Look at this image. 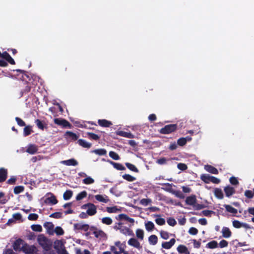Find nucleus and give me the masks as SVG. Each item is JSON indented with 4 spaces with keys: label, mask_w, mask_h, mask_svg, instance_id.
<instances>
[{
    "label": "nucleus",
    "mask_w": 254,
    "mask_h": 254,
    "mask_svg": "<svg viewBox=\"0 0 254 254\" xmlns=\"http://www.w3.org/2000/svg\"><path fill=\"white\" fill-rule=\"evenodd\" d=\"M82 209H87L86 212L89 216H93L97 213L96 206L92 203H87L81 206Z\"/></svg>",
    "instance_id": "20e7f679"
},
{
    "label": "nucleus",
    "mask_w": 254,
    "mask_h": 254,
    "mask_svg": "<svg viewBox=\"0 0 254 254\" xmlns=\"http://www.w3.org/2000/svg\"><path fill=\"white\" fill-rule=\"evenodd\" d=\"M74 230H83L85 232L88 231L89 229V226L88 224H82L80 223H75L73 225Z\"/></svg>",
    "instance_id": "f8f14e48"
},
{
    "label": "nucleus",
    "mask_w": 254,
    "mask_h": 254,
    "mask_svg": "<svg viewBox=\"0 0 254 254\" xmlns=\"http://www.w3.org/2000/svg\"><path fill=\"white\" fill-rule=\"evenodd\" d=\"M214 193L215 197L219 199H222L224 197L223 191L220 188H215L214 190Z\"/></svg>",
    "instance_id": "a878e982"
},
{
    "label": "nucleus",
    "mask_w": 254,
    "mask_h": 254,
    "mask_svg": "<svg viewBox=\"0 0 254 254\" xmlns=\"http://www.w3.org/2000/svg\"><path fill=\"white\" fill-rule=\"evenodd\" d=\"M55 232L57 235L61 236L64 234V231L62 227L57 226L55 229Z\"/></svg>",
    "instance_id": "864d4df0"
},
{
    "label": "nucleus",
    "mask_w": 254,
    "mask_h": 254,
    "mask_svg": "<svg viewBox=\"0 0 254 254\" xmlns=\"http://www.w3.org/2000/svg\"><path fill=\"white\" fill-rule=\"evenodd\" d=\"M73 192L71 190H66L63 195V197L64 200L69 199L72 196Z\"/></svg>",
    "instance_id": "a19ab883"
},
{
    "label": "nucleus",
    "mask_w": 254,
    "mask_h": 254,
    "mask_svg": "<svg viewBox=\"0 0 254 254\" xmlns=\"http://www.w3.org/2000/svg\"><path fill=\"white\" fill-rule=\"evenodd\" d=\"M21 250L26 254H34L38 251L37 248L34 245L29 246L26 243L24 246L21 247Z\"/></svg>",
    "instance_id": "39448f33"
},
{
    "label": "nucleus",
    "mask_w": 254,
    "mask_h": 254,
    "mask_svg": "<svg viewBox=\"0 0 254 254\" xmlns=\"http://www.w3.org/2000/svg\"><path fill=\"white\" fill-rule=\"evenodd\" d=\"M224 191L225 193L226 196L228 197H230L235 193V190L234 188L230 186H227L225 187L224 189Z\"/></svg>",
    "instance_id": "ddd939ff"
},
{
    "label": "nucleus",
    "mask_w": 254,
    "mask_h": 254,
    "mask_svg": "<svg viewBox=\"0 0 254 254\" xmlns=\"http://www.w3.org/2000/svg\"><path fill=\"white\" fill-rule=\"evenodd\" d=\"M35 123L36 124L38 128L41 130H44V128L45 127L46 124H45L44 122L42 121L39 119H36L35 121Z\"/></svg>",
    "instance_id": "c9c22d12"
},
{
    "label": "nucleus",
    "mask_w": 254,
    "mask_h": 254,
    "mask_svg": "<svg viewBox=\"0 0 254 254\" xmlns=\"http://www.w3.org/2000/svg\"><path fill=\"white\" fill-rule=\"evenodd\" d=\"M109 162L118 170L123 171L126 169V168L121 163L114 162L112 161H109Z\"/></svg>",
    "instance_id": "cd10ccee"
},
{
    "label": "nucleus",
    "mask_w": 254,
    "mask_h": 254,
    "mask_svg": "<svg viewBox=\"0 0 254 254\" xmlns=\"http://www.w3.org/2000/svg\"><path fill=\"white\" fill-rule=\"evenodd\" d=\"M91 152L99 155H106L107 154V151L104 148L95 149Z\"/></svg>",
    "instance_id": "72a5a7b5"
},
{
    "label": "nucleus",
    "mask_w": 254,
    "mask_h": 254,
    "mask_svg": "<svg viewBox=\"0 0 254 254\" xmlns=\"http://www.w3.org/2000/svg\"><path fill=\"white\" fill-rule=\"evenodd\" d=\"M116 134L118 135L127 137V138H133V136H134L131 133L126 132V131H124L123 130L117 131Z\"/></svg>",
    "instance_id": "412c9836"
},
{
    "label": "nucleus",
    "mask_w": 254,
    "mask_h": 254,
    "mask_svg": "<svg viewBox=\"0 0 254 254\" xmlns=\"http://www.w3.org/2000/svg\"><path fill=\"white\" fill-rule=\"evenodd\" d=\"M4 193L0 191V203L1 204H5L7 200L5 198H3L4 196Z\"/></svg>",
    "instance_id": "0e129e2a"
},
{
    "label": "nucleus",
    "mask_w": 254,
    "mask_h": 254,
    "mask_svg": "<svg viewBox=\"0 0 254 254\" xmlns=\"http://www.w3.org/2000/svg\"><path fill=\"white\" fill-rule=\"evenodd\" d=\"M0 58L4 59L11 64H15L14 60L11 57L10 55L7 52H4L2 53H1Z\"/></svg>",
    "instance_id": "9d476101"
},
{
    "label": "nucleus",
    "mask_w": 254,
    "mask_h": 254,
    "mask_svg": "<svg viewBox=\"0 0 254 254\" xmlns=\"http://www.w3.org/2000/svg\"><path fill=\"white\" fill-rule=\"evenodd\" d=\"M38 151L37 147L34 144H30L26 149V152L30 154H34Z\"/></svg>",
    "instance_id": "c85d7f7f"
},
{
    "label": "nucleus",
    "mask_w": 254,
    "mask_h": 254,
    "mask_svg": "<svg viewBox=\"0 0 254 254\" xmlns=\"http://www.w3.org/2000/svg\"><path fill=\"white\" fill-rule=\"evenodd\" d=\"M64 136L67 139L71 138L73 141L77 140L79 137L78 135L71 131H66L65 132Z\"/></svg>",
    "instance_id": "4468645a"
},
{
    "label": "nucleus",
    "mask_w": 254,
    "mask_h": 254,
    "mask_svg": "<svg viewBox=\"0 0 254 254\" xmlns=\"http://www.w3.org/2000/svg\"><path fill=\"white\" fill-rule=\"evenodd\" d=\"M176 240L174 238L171 239L169 242H164L162 244V247L165 249H170L175 244Z\"/></svg>",
    "instance_id": "a211bd4d"
},
{
    "label": "nucleus",
    "mask_w": 254,
    "mask_h": 254,
    "mask_svg": "<svg viewBox=\"0 0 254 254\" xmlns=\"http://www.w3.org/2000/svg\"><path fill=\"white\" fill-rule=\"evenodd\" d=\"M15 119L17 122V124L20 127H24L26 126L25 122L20 118L16 117Z\"/></svg>",
    "instance_id": "680f3d73"
},
{
    "label": "nucleus",
    "mask_w": 254,
    "mask_h": 254,
    "mask_svg": "<svg viewBox=\"0 0 254 254\" xmlns=\"http://www.w3.org/2000/svg\"><path fill=\"white\" fill-rule=\"evenodd\" d=\"M37 241L46 252L45 254H55L53 251H51L53 245L52 241L44 235H39L37 238Z\"/></svg>",
    "instance_id": "f257e3e1"
},
{
    "label": "nucleus",
    "mask_w": 254,
    "mask_h": 254,
    "mask_svg": "<svg viewBox=\"0 0 254 254\" xmlns=\"http://www.w3.org/2000/svg\"><path fill=\"white\" fill-rule=\"evenodd\" d=\"M38 217V215L36 213H30L28 216V219L29 220L35 221L37 220Z\"/></svg>",
    "instance_id": "052dcab7"
},
{
    "label": "nucleus",
    "mask_w": 254,
    "mask_h": 254,
    "mask_svg": "<svg viewBox=\"0 0 254 254\" xmlns=\"http://www.w3.org/2000/svg\"><path fill=\"white\" fill-rule=\"evenodd\" d=\"M95 198L98 201L104 203H107L110 200L108 197L106 195L97 194L95 196Z\"/></svg>",
    "instance_id": "6ab92c4d"
},
{
    "label": "nucleus",
    "mask_w": 254,
    "mask_h": 254,
    "mask_svg": "<svg viewBox=\"0 0 254 254\" xmlns=\"http://www.w3.org/2000/svg\"><path fill=\"white\" fill-rule=\"evenodd\" d=\"M87 195V192L85 190L82 191L79 193L76 196L77 200H80L86 197Z\"/></svg>",
    "instance_id": "37998d69"
},
{
    "label": "nucleus",
    "mask_w": 254,
    "mask_h": 254,
    "mask_svg": "<svg viewBox=\"0 0 254 254\" xmlns=\"http://www.w3.org/2000/svg\"><path fill=\"white\" fill-rule=\"evenodd\" d=\"M160 236L161 238L164 240H167L169 237V233L164 231H161Z\"/></svg>",
    "instance_id": "e2e57ef3"
},
{
    "label": "nucleus",
    "mask_w": 254,
    "mask_h": 254,
    "mask_svg": "<svg viewBox=\"0 0 254 254\" xmlns=\"http://www.w3.org/2000/svg\"><path fill=\"white\" fill-rule=\"evenodd\" d=\"M224 207L228 212L236 214L238 212L237 209L228 204H224Z\"/></svg>",
    "instance_id": "473e14b6"
},
{
    "label": "nucleus",
    "mask_w": 254,
    "mask_h": 254,
    "mask_svg": "<svg viewBox=\"0 0 254 254\" xmlns=\"http://www.w3.org/2000/svg\"><path fill=\"white\" fill-rule=\"evenodd\" d=\"M98 124L102 127H108L112 125L111 121H108L105 119L98 120Z\"/></svg>",
    "instance_id": "aec40b11"
},
{
    "label": "nucleus",
    "mask_w": 254,
    "mask_h": 254,
    "mask_svg": "<svg viewBox=\"0 0 254 254\" xmlns=\"http://www.w3.org/2000/svg\"><path fill=\"white\" fill-rule=\"evenodd\" d=\"M222 232L223 237L225 238H228L232 235V232L228 227H223Z\"/></svg>",
    "instance_id": "7c9ffc66"
},
{
    "label": "nucleus",
    "mask_w": 254,
    "mask_h": 254,
    "mask_svg": "<svg viewBox=\"0 0 254 254\" xmlns=\"http://www.w3.org/2000/svg\"><path fill=\"white\" fill-rule=\"evenodd\" d=\"M217 245H218V243L215 241H212L209 242L207 244L208 248H209L210 249H215V248H217Z\"/></svg>",
    "instance_id": "4d7b16f0"
},
{
    "label": "nucleus",
    "mask_w": 254,
    "mask_h": 254,
    "mask_svg": "<svg viewBox=\"0 0 254 254\" xmlns=\"http://www.w3.org/2000/svg\"><path fill=\"white\" fill-rule=\"evenodd\" d=\"M25 244V242L23 240H22L20 238H19L15 240V241L14 242L12 246L13 248L16 251H21V247L20 246H24Z\"/></svg>",
    "instance_id": "6e6552de"
},
{
    "label": "nucleus",
    "mask_w": 254,
    "mask_h": 254,
    "mask_svg": "<svg viewBox=\"0 0 254 254\" xmlns=\"http://www.w3.org/2000/svg\"><path fill=\"white\" fill-rule=\"evenodd\" d=\"M101 221L102 223L107 225H110L113 223L112 218L109 217H103Z\"/></svg>",
    "instance_id": "c03bdc74"
},
{
    "label": "nucleus",
    "mask_w": 254,
    "mask_h": 254,
    "mask_svg": "<svg viewBox=\"0 0 254 254\" xmlns=\"http://www.w3.org/2000/svg\"><path fill=\"white\" fill-rule=\"evenodd\" d=\"M196 196L194 194L191 195L190 196H188L186 199V203L187 204L194 206L195 203L196 202Z\"/></svg>",
    "instance_id": "2eb2a0df"
},
{
    "label": "nucleus",
    "mask_w": 254,
    "mask_h": 254,
    "mask_svg": "<svg viewBox=\"0 0 254 254\" xmlns=\"http://www.w3.org/2000/svg\"><path fill=\"white\" fill-rule=\"evenodd\" d=\"M54 122L55 124L61 126L64 128H71L72 127V125L65 119L56 118L54 119Z\"/></svg>",
    "instance_id": "423d86ee"
},
{
    "label": "nucleus",
    "mask_w": 254,
    "mask_h": 254,
    "mask_svg": "<svg viewBox=\"0 0 254 254\" xmlns=\"http://www.w3.org/2000/svg\"><path fill=\"white\" fill-rule=\"evenodd\" d=\"M155 222L160 226H162L165 224V220L164 218H158L155 219Z\"/></svg>",
    "instance_id": "338daca9"
},
{
    "label": "nucleus",
    "mask_w": 254,
    "mask_h": 254,
    "mask_svg": "<svg viewBox=\"0 0 254 254\" xmlns=\"http://www.w3.org/2000/svg\"><path fill=\"white\" fill-rule=\"evenodd\" d=\"M205 169L208 172L213 174H218V170L215 168L214 167L207 165L205 166Z\"/></svg>",
    "instance_id": "c756f323"
},
{
    "label": "nucleus",
    "mask_w": 254,
    "mask_h": 254,
    "mask_svg": "<svg viewBox=\"0 0 254 254\" xmlns=\"http://www.w3.org/2000/svg\"><path fill=\"white\" fill-rule=\"evenodd\" d=\"M177 144L180 146H183L186 144V139L184 137H181L178 139Z\"/></svg>",
    "instance_id": "13d9d810"
},
{
    "label": "nucleus",
    "mask_w": 254,
    "mask_h": 254,
    "mask_svg": "<svg viewBox=\"0 0 254 254\" xmlns=\"http://www.w3.org/2000/svg\"><path fill=\"white\" fill-rule=\"evenodd\" d=\"M177 167L179 170L182 171H185L188 168L186 164L182 163H179L177 165Z\"/></svg>",
    "instance_id": "774afa93"
},
{
    "label": "nucleus",
    "mask_w": 254,
    "mask_h": 254,
    "mask_svg": "<svg viewBox=\"0 0 254 254\" xmlns=\"http://www.w3.org/2000/svg\"><path fill=\"white\" fill-rule=\"evenodd\" d=\"M44 226L46 228L49 233H50L51 231H53L54 227V224L50 222H47L44 223Z\"/></svg>",
    "instance_id": "ea45409f"
},
{
    "label": "nucleus",
    "mask_w": 254,
    "mask_h": 254,
    "mask_svg": "<svg viewBox=\"0 0 254 254\" xmlns=\"http://www.w3.org/2000/svg\"><path fill=\"white\" fill-rule=\"evenodd\" d=\"M87 134L88 138L90 139L98 140L100 138V137L97 134L93 132H87Z\"/></svg>",
    "instance_id": "49530a36"
},
{
    "label": "nucleus",
    "mask_w": 254,
    "mask_h": 254,
    "mask_svg": "<svg viewBox=\"0 0 254 254\" xmlns=\"http://www.w3.org/2000/svg\"><path fill=\"white\" fill-rule=\"evenodd\" d=\"M128 244L129 246H131L132 247H133L134 248H135L138 250H140L141 249L142 247L140 245V243L138 242V241L134 238H131L128 241Z\"/></svg>",
    "instance_id": "1a4fd4ad"
},
{
    "label": "nucleus",
    "mask_w": 254,
    "mask_h": 254,
    "mask_svg": "<svg viewBox=\"0 0 254 254\" xmlns=\"http://www.w3.org/2000/svg\"><path fill=\"white\" fill-rule=\"evenodd\" d=\"M62 163L66 166H76L78 165V162L74 159L72 158L67 160H64Z\"/></svg>",
    "instance_id": "4be33fe9"
},
{
    "label": "nucleus",
    "mask_w": 254,
    "mask_h": 254,
    "mask_svg": "<svg viewBox=\"0 0 254 254\" xmlns=\"http://www.w3.org/2000/svg\"><path fill=\"white\" fill-rule=\"evenodd\" d=\"M148 241L150 245H155L157 243L158 238L155 235H152L148 238Z\"/></svg>",
    "instance_id": "e433bc0d"
},
{
    "label": "nucleus",
    "mask_w": 254,
    "mask_h": 254,
    "mask_svg": "<svg viewBox=\"0 0 254 254\" xmlns=\"http://www.w3.org/2000/svg\"><path fill=\"white\" fill-rule=\"evenodd\" d=\"M177 251L181 254H189V252L188 251L187 248L184 245H179L177 248Z\"/></svg>",
    "instance_id": "2f4dec72"
},
{
    "label": "nucleus",
    "mask_w": 254,
    "mask_h": 254,
    "mask_svg": "<svg viewBox=\"0 0 254 254\" xmlns=\"http://www.w3.org/2000/svg\"><path fill=\"white\" fill-rule=\"evenodd\" d=\"M136 236L140 240L142 241L144 239V231L140 229H137L136 230Z\"/></svg>",
    "instance_id": "58836bf2"
},
{
    "label": "nucleus",
    "mask_w": 254,
    "mask_h": 254,
    "mask_svg": "<svg viewBox=\"0 0 254 254\" xmlns=\"http://www.w3.org/2000/svg\"><path fill=\"white\" fill-rule=\"evenodd\" d=\"M54 248L56 250L58 254H61L62 250L65 249L63 241L59 240H57L54 242Z\"/></svg>",
    "instance_id": "0eeeda50"
},
{
    "label": "nucleus",
    "mask_w": 254,
    "mask_h": 254,
    "mask_svg": "<svg viewBox=\"0 0 254 254\" xmlns=\"http://www.w3.org/2000/svg\"><path fill=\"white\" fill-rule=\"evenodd\" d=\"M145 228L147 231H151L154 228V225L151 221H148L145 223Z\"/></svg>",
    "instance_id": "09e8293b"
},
{
    "label": "nucleus",
    "mask_w": 254,
    "mask_h": 254,
    "mask_svg": "<svg viewBox=\"0 0 254 254\" xmlns=\"http://www.w3.org/2000/svg\"><path fill=\"white\" fill-rule=\"evenodd\" d=\"M45 202L47 204L54 205L58 203V200L55 195H52L51 196L48 197L45 199Z\"/></svg>",
    "instance_id": "5701e85b"
},
{
    "label": "nucleus",
    "mask_w": 254,
    "mask_h": 254,
    "mask_svg": "<svg viewBox=\"0 0 254 254\" xmlns=\"http://www.w3.org/2000/svg\"><path fill=\"white\" fill-rule=\"evenodd\" d=\"M167 222L168 224L171 226H174L177 224L175 219L172 217L168 218Z\"/></svg>",
    "instance_id": "bf43d9fd"
},
{
    "label": "nucleus",
    "mask_w": 254,
    "mask_h": 254,
    "mask_svg": "<svg viewBox=\"0 0 254 254\" xmlns=\"http://www.w3.org/2000/svg\"><path fill=\"white\" fill-rule=\"evenodd\" d=\"M116 219L120 221L126 220L131 223H133L134 221L133 218H130L127 214L123 213L117 216Z\"/></svg>",
    "instance_id": "9b49d317"
},
{
    "label": "nucleus",
    "mask_w": 254,
    "mask_h": 254,
    "mask_svg": "<svg viewBox=\"0 0 254 254\" xmlns=\"http://www.w3.org/2000/svg\"><path fill=\"white\" fill-rule=\"evenodd\" d=\"M62 215H63V214L62 212H56L52 213L50 215V217H52V218H56V219H60V218H62V217H63Z\"/></svg>",
    "instance_id": "603ef678"
},
{
    "label": "nucleus",
    "mask_w": 254,
    "mask_h": 254,
    "mask_svg": "<svg viewBox=\"0 0 254 254\" xmlns=\"http://www.w3.org/2000/svg\"><path fill=\"white\" fill-rule=\"evenodd\" d=\"M151 199L150 198H142L140 201V203L143 206H147L151 202Z\"/></svg>",
    "instance_id": "3c124183"
},
{
    "label": "nucleus",
    "mask_w": 254,
    "mask_h": 254,
    "mask_svg": "<svg viewBox=\"0 0 254 254\" xmlns=\"http://www.w3.org/2000/svg\"><path fill=\"white\" fill-rule=\"evenodd\" d=\"M120 232L125 235H128L130 236H134V235L133 231L131 229L126 227L123 226L121 230H120Z\"/></svg>",
    "instance_id": "393cba45"
},
{
    "label": "nucleus",
    "mask_w": 254,
    "mask_h": 254,
    "mask_svg": "<svg viewBox=\"0 0 254 254\" xmlns=\"http://www.w3.org/2000/svg\"><path fill=\"white\" fill-rule=\"evenodd\" d=\"M178 129L177 124H170L166 125L164 127L161 128L159 132L161 134H169L175 131Z\"/></svg>",
    "instance_id": "7ed1b4c3"
},
{
    "label": "nucleus",
    "mask_w": 254,
    "mask_h": 254,
    "mask_svg": "<svg viewBox=\"0 0 254 254\" xmlns=\"http://www.w3.org/2000/svg\"><path fill=\"white\" fill-rule=\"evenodd\" d=\"M31 229L33 231L36 232H41L42 231V226L40 225H32L31 226Z\"/></svg>",
    "instance_id": "5fc2aeb1"
},
{
    "label": "nucleus",
    "mask_w": 254,
    "mask_h": 254,
    "mask_svg": "<svg viewBox=\"0 0 254 254\" xmlns=\"http://www.w3.org/2000/svg\"><path fill=\"white\" fill-rule=\"evenodd\" d=\"M94 182L93 179L90 177H88L83 180V183L86 185L93 184Z\"/></svg>",
    "instance_id": "6e6d98bb"
},
{
    "label": "nucleus",
    "mask_w": 254,
    "mask_h": 254,
    "mask_svg": "<svg viewBox=\"0 0 254 254\" xmlns=\"http://www.w3.org/2000/svg\"><path fill=\"white\" fill-rule=\"evenodd\" d=\"M125 165L127 166V167L130 171H132L135 173H138L139 172L138 169L134 165L131 164L130 163H126Z\"/></svg>",
    "instance_id": "4c0bfd02"
},
{
    "label": "nucleus",
    "mask_w": 254,
    "mask_h": 254,
    "mask_svg": "<svg viewBox=\"0 0 254 254\" xmlns=\"http://www.w3.org/2000/svg\"><path fill=\"white\" fill-rule=\"evenodd\" d=\"M92 234L94 235L95 237L97 239H103L106 238V234L102 230L97 229L95 231H93Z\"/></svg>",
    "instance_id": "f3484780"
},
{
    "label": "nucleus",
    "mask_w": 254,
    "mask_h": 254,
    "mask_svg": "<svg viewBox=\"0 0 254 254\" xmlns=\"http://www.w3.org/2000/svg\"><path fill=\"white\" fill-rule=\"evenodd\" d=\"M32 132H33V130L32 129V126H25L23 129V135L24 136H28Z\"/></svg>",
    "instance_id": "f704fd0d"
},
{
    "label": "nucleus",
    "mask_w": 254,
    "mask_h": 254,
    "mask_svg": "<svg viewBox=\"0 0 254 254\" xmlns=\"http://www.w3.org/2000/svg\"><path fill=\"white\" fill-rule=\"evenodd\" d=\"M245 195L248 198H252L254 194L251 190H246L245 192Z\"/></svg>",
    "instance_id": "69168bd1"
},
{
    "label": "nucleus",
    "mask_w": 254,
    "mask_h": 254,
    "mask_svg": "<svg viewBox=\"0 0 254 254\" xmlns=\"http://www.w3.org/2000/svg\"><path fill=\"white\" fill-rule=\"evenodd\" d=\"M7 177V170L4 168H0V183L4 182Z\"/></svg>",
    "instance_id": "dca6fc26"
},
{
    "label": "nucleus",
    "mask_w": 254,
    "mask_h": 254,
    "mask_svg": "<svg viewBox=\"0 0 254 254\" xmlns=\"http://www.w3.org/2000/svg\"><path fill=\"white\" fill-rule=\"evenodd\" d=\"M78 143L79 145L81 146L86 148H89L91 147L92 144L91 143L88 142L86 141H85L84 139H79L78 140Z\"/></svg>",
    "instance_id": "bb28decb"
},
{
    "label": "nucleus",
    "mask_w": 254,
    "mask_h": 254,
    "mask_svg": "<svg viewBox=\"0 0 254 254\" xmlns=\"http://www.w3.org/2000/svg\"><path fill=\"white\" fill-rule=\"evenodd\" d=\"M109 156L112 158L113 159L115 160H118L120 159V156L119 155L115 152L113 151H111L109 153Z\"/></svg>",
    "instance_id": "8fccbe9b"
},
{
    "label": "nucleus",
    "mask_w": 254,
    "mask_h": 254,
    "mask_svg": "<svg viewBox=\"0 0 254 254\" xmlns=\"http://www.w3.org/2000/svg\"><path fill=\"white\" fill-rule=\"evenodd\" d=\"M24 187L22 186H16L14 188V193L16 194H19L24 191Z\"/></svg>",
    "instance_id": "de8ad7c7"
},
{
    "label": "nucleus",
    "mask_w": 254,
    "mask_h": 254,
    "mask_svg": "<svg viewBox=\"0 0 254 254\" xmlns=\"http://www.w3.org/2000/svg\"><path fill=\"white\" fill-rule=\"evenodd\" d=\"M24 85V88L21 90V96H22L24 94H26L29 93L31 90V86L29 83L27 82H23Z\"/></svg>",
    "instance_id": "b1692460"
},
{
    "label": "nucleus",
    "mask_w": 254,
    "mask_h": 254,
    "mask_svg": "<svg viewBox=\"0 0 254 254\" xmlns=\"http://www.w3.org/2000/svg\"><path fill=\"white\" fill-rule=\"evenodd\" d=\"M123 178L128 182H133L136 180V178L131 176L129 174H124L122 176Z\"/></svg>",
    "instance_id": "a18cd8bd"
},
{
    "label": "nucleus",
    "mask_w": 254,
    "mask_h": 254,
    "mask_svg": "<svg viewBox=\"0 0 254 254\" xmlns=\"http://www.w3.org/2000/svg\"><path fill=\"white\" fill-rule=\"evenodd\" d=\"M106 210L108 213H117L118 212L121 211V209L118 208L117 206H113V207H107L106 208Z\"/></svg>",
    "instance_id": "79ce46f5"
},
{
    "label": "nucleus",
    "mask_w": 254,
    "mask_h": 254,
    "mask_svg": "<svg viewBox=\"0 0 254 254\" xmlns=\"http://www.w3.org/2000/svg\"><path fill=\"white\" fill-rule=\"evenodd\" d=\"M200 179L205 183L208 184L212 182L215 184L220 183V180L214 176H210L209 174H203L200 176Z\"/></svg>",
    "instance_id": "f03ea898"
}]
</instances>
